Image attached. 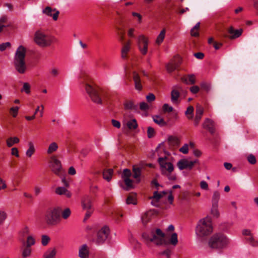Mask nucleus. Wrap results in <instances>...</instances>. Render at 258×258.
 <instances>
[{
    "label": "nucleus",
    "mask_w": 258,
    "mask_h": 258,
    "mask_svg": "<svg viewBox=\"0 0 258 258\" xmlns=\"http://www.w3.org/2000/svg\"><path fill=\"white\" fill-rule=\"evenodd\" d=\"M214 126V121L208 118H206L203 123V127L208 130L211 134H213L215 132Z\"/></svg>",
    "instance_id": "nucleus-17"
},
{
    "label": "nucleus",
    "mask_w": 258,
    "mask_h": 258,
    "mask_svg": "<svg viewBox=\"0 0 258 258\" xmlns=\"http://www.w3.org/2000/svg\"><path fill=\"white\" fill-rule=\"evenodd\" d=\"M201 87L202 89L205 90V91L208 92L210 91L211 86L210 85L207 83L203 82L201 84Z\"/></svg>",
    "instance_id": "nucleus-58"
},
{
    "label": "nucleus",
    "mask_w": 258,
    "mask_h": 258,
    "mask_svg": "<svg viewBox=\"0 0 258 258\" xmlns=\"http://www.w3.org/2000/svg\"><path fill=\"white\" fill-rule=\"evenodd\" d=\"M28 146H29V148L26 151V155L27 157H28L29 158H30L35 153V149L34 144L32 142H29Z\"/></svg>",
    "instance_id": "nucleus-33"
},
{
    "label": "nucleus",
    "mask_w": 258,
    "mask_h": 258,
    "mask_svg": "<svg viewBox=\"0 0 258 258\" xmlns=\"http://www.w3.org/2000/svg\"><path fill=\"white\" fill-rule=\"evenodd\" d=\"M126 203L127 204H133L136 205L137 201L135 196L134 195H130L126 199Z\"/></svg>",
    "instance_id": "nucleus-46"
},
{
    "label": "nucleus",
    "mask_w": 258,
    "mask_h": 258,
    "mask_svg": "<svg viewBox=\"0 0 258 258\" xmlns=\"http://www.w3.org/2000/svg\"><path fill=\"white\" fill-rule=\"evenodd\" d=\"M212 231V219L210 217H206L199 221L196 230L198 236L204 237L210 234Z\"/></svg>",
    "instance_id": "nucleus-3"
},
{
    "label": "nucleus",
    "mask_w": 258,
    "mask_h": 258,
    "mask_svg": "<svg viewBox=\"0 0 258 258\" xmlns=\"http://www.w3.org/2000/svg\"><path fill=\"white\" fill-rule=\"evenodd\" d=\"M35 243V240L32 235H29L26 240L25 246L31 247V246L34 245Z\"/></svg>",
    "instance_id": "nucleus-44"
},
{
    "label": "nucleus",
    "mask_w": 258,
    "mask_h": 258,
    "mask_svg": "<svg viewBox=\"0 0 258 258\" xmlns=\"http://www.w3.org/2000/svg\"><path fill=\"white\" fill-rule=\"evenodd\" d=\"M34 41L39 47L46 48L57 41L56 38L41 30H37L34 35Z\"/></svg>",
    "instance_id": "nucleus-1"
},
{
    "label": "nucleus",
    "mask_w": 258,
    "mask_h": 258,
    "mask_svg": "<svg viewBox=\"0 0 258 258\" xmlns=\"http://www.w3.org/2000/svg\"><path fill=\"white\" fill-rule=\"evenodd\" d=\"M166 30L165 29H163L158 36L156 43L158 45H160L164 40L165 37Z\"/></svg>",
    "instance_id": "nucleus-39"
},
{
    "label": "nucleus",
    "mask_w": 258,
    "mask_h": 258,
    "mask_svg": "<svg viewBox=\"0 0 258 258\" xmlns=\"http://www.w3.org/2000/svg\"><path fill=\"white\" fill-rule=\"evenodd\" d=\"M200 187L202 189H204V190L208 189V184L207 183V182H206L204 180L201 181Z\"/></svg>",
    "instance_id": "nucleus-63"
},
{
    "label": "nucleus",
    "mask_w": 258,
    "mask_h": 258,
    "mask_svg": "<svg viewBox=\"0 0 258 258\" xmlns=\"http://www.w3.org/2000/svg\"><path fill=\"white\" fill-rule=\"evenodd\" d=\"M141 170L142 168L137 166L134 165L133 167V176L136 179L137 182H139L140 181V177L141 175Z\"/></svg>",
    "instance_id": "nucleus-21"
},
{
    "label": "nucleus",
    "mask_w": 258,
    "mask_h": 258,
    "mask_svg": "<svg viewBox=\"0 0 258 258\" xmlns=\"http://www.w3.org/2000/svg\"><path fill=\"white\" fill-rule=\"evenodd\" d=\"M56 250L55 248L48 249L44 254L43 258H55Z\"/></svg>",
    "instance_id": "nucleus-28"
},
{
    "label": "nucleus",
    "mask_w": 258,
    "mask_h": 258,
    "mask_svg": "<svg viewBox=\"0 0 258 258\" xmlns=\"http://www.w3.org/2000/svg\"><path fill=\"white\" fill-rule=\"evenodd\" d=\"M85 89L91 100L94 103L100 105L102 104V102L101 98L102 94L101 90L97 88H95L87 83L85 85Z\"/></svg>",
    "instance_id": "nucleus-7"
},
{
    "label": "nucleus",
    "mask_w": 258,
    "mask_h": 258,
    "mask_svg": "<svg viewBox=\"0 0 258 258\" xmlns=\"http://www.w3.org/2000/svg\"><path fill=\"white\" fill-rule=\"evenodd\" d=\"M179 92L178 90L174 89L171 92V100L173 103L177 104L178 102Z\"/></svg>",
    "instance_id": "nucleus-24"
},
{
    "label": "nucleus",
    "mask_w": 258,
    "mask_h": 258,
    "mask_svg": "<svg viewBox=\"0 0 258 258\" xmlns=\"http://www.w3.org/2000/svg\"><path fill=\"white\" fill-rule=\"evenodd\" d=\"M113 171L112 169H108L104 170L103 172V178L107 181H110L112 178Z\"/></svg>",
    "instance_id": "nucleus-32"
},
{
    "label": "nucleus",
    "mask_w": 258,
    "mask_h": 258,
    "mask_svg": "<svg viewBox=\"0 0 258 258\" xmlns=\"http://www.w3.org/2000/svg\"><path fill=\"white\" fill-rule=\"evenodd\" d=\"M152 118L156 123L161 126H164L166 125V123L164 121V119L160 115H153L152 116Z\"/></svg>",
    "instance_id": "nucleus-26"
},
{
    "label": "nucleus",
    "mask_w": 258,
    "mask_h": 258,
    "mask_svg": "<svg viewBox=\"0 0 258 258\" xmlns=\"http://www.w3.org/2000/svg\"><path fill=\"white\" fill-rule=\"evenodd\" d=\"M20 140L17 137H11L7 140V145L9 147H12L14 144L19 142Z\"/></svg>",
    "instance_id": "nucleus-38"
},
{
    "label": "nucleus",
    "mask_w": 258,
    "mask_h": 258,
    "mask_svg": "<svg viewBox=\"0 0 258 258\" xmlns=\"http://www.w3.org/2000/svg\"><path fill=\"white\" fill-rule=\"evenodd\" d=\"M181 63V58L179 55L174 56L166 65L167 71L170 73L177 70Z\"/></svg>",
    "instance_id": "nucleus-10"
},
{
    "label": "nucleus",
    "mask_w": 258,
    "mask_h": 258,
    "mask_svg": "<svg viewBox=\"0 0 258 258\" xmlns=\"http://www.w3.org/2000/svg\"><path fill=\"white\" fill-rule=\"evenodd\" d=\"M131 175L132 173L131 170L128 169H124L122 174V178L123 179H125V178H130Z\"/></svg>",
    "instance_id": "nucleus-50"
},
{
    "label": "nucleus",
    "mask_w": 258,
    "mask_h": 258,
    "mask_svg": "<svg viewBox=\"0 0 258 258\" xmlns=\"http://www.w3.org/2000/svg\"><path fill=\"white\" fill-rule=\"evenodd\" d=\"M21 92H25L27 94L30 93V86L28 83H24L21 89Z\"/></svg>",
    "instance_id": "nucleus-51"
},
{
    "label": "nucleus",
    "mask_w": 258,
    "mask_h": 258,
    "mask_svg": "<svg viewBox=\"0 0 258 258\" xmlns=\"http://www.w3.org/2000/svg\"><path fill=\"white\" fill-rule=\"evenodd\" d=\"M61 208L59 207H51L47 209L45 214L46 222L54 225L60 221Z\"/></svg>",
    "instance_id": "nucleus-5"
},
{
    "label": "nucleus",
    "mask_w": 258,
    "mask_h": 258,
    "mask_svg": "<svg viewBox=\"0 0 258 258\" xmlns=\"http://www.w3.org/2000/svg\"><path fill=\"white\" fill-rule=\"evenodd\" d=\"M130 41H128L125 43L121 49V57L122 58H125L127 56V54L130 49Z\"/></svg>",
    "instance_id": "nucleus-25"
},
{
    "label": "nucleus",
    "mask_w": 258,
    "mask_h": 258,
    "mask_svg": "<svg viewBox=\"0 0 258 258\" xmlns=\"http://www.w3.org/2000/svg\"><path fill=\"white\" fill-rule=\"evenodd\" d=\"M179 151L183 154H187L188 151V145L187 144H184L180 148Z\"/></svg>",
    "instance_id": "nucleus-61"
},
{
    "label": "nucleus",
    "mask_w": 258,
    "mask_h": 258,
    "mask_svg": "<svg viewBox=\"0 0 258 258\" xmlns=\"http://www.w3.org/2000/svg\"><path fill=\"white\" fill-rule=\"evenodd\" d=\"M228 243V239L222 234H214L209 240V245L212 248L222 249L225 248Z\"/></svg>",
    "instance_id": "nucleus-6"
},
{
    "label": "nucleus",
    "mask_w": 258,
    "mask_h": 258,
    "mask_svg": "<svg viewBox=\"0 0 258 258\" xmlns=\"http://www.w3.org/2000/svg\"><path fill=\"white\" fill-rule=\"evenodd\" d=\"M43 110H44V106L43 105H41L40 106H37L36 108L34 114L32 116H26L25 118L27 120H31L35 118V115L38 112H40V116L42 117L43 114Z\"/></svg>",
    "instance_id": "nucleus-22"
},
{
    "label": "nucleus",
    "mask_w": 258,
    "mask_h": 258,
    "mask_svg": "<svg viewBox=\"0 0 258 258\" xmlns=\"http://www.w3.org/2000/svg\"><path fill=\"white\" fill-rule=\"evenodd\" d=\"M50 241V238L48 236L46 235H43L41 238V243L43 246L47 245L49 241Z\"/></svg>",
    "instance_id": "nucleus-53"
},
{
    "label": "nucleus",
    "mask_w": 258,
    "mask_h": 258,
    "mask_svg": "<svg viewBox=\"0 0 258 258\" xmlns=\"http://www.w3.org/2000/svg\"><path fill=\"white\" fill-rule=\"evenodd\" d=\"M139 49L143 55L147 54L148 51V39L144 35H140L138 38Z\"/></svg>",
    "instance_id": "nucleus-12"
},
{
    "label": "nucleus",
    "mask_w": 258,
    "mask_h": 258,
    "mask_svg": "<svg viewBox=\"0 0 258 258\" xmlns=\"http://www.w3.org/2000/svg\"><path fill=\"white\" fill-rule=\"evenodd\" d=\"M26 53V48L20 45L17 49L14 57V66L16 70L20 74H24L26 70V65L25 61Z\"/></svg>",
    "instance_id": "nucleus-2"
},
{
    "label": "nucleus",
    "mask_w": 258,
    "mask_h": 258,
    "mask_svg": "<svg viewBox=\"0 0 258 258\" xmlns=\"http://www.w3.org/2000/svg\"><path fill=\"white\" fill-rule=\"evenodd\" d=\"M194 108L192 106H189L187 107L185 114L187 115V118L189 119H192L193 117V112Z\"/></svg>",
    "instance_id": "nucleus-45"
},
{
    "label": "nucleus",
    "mask_w": 258,
    "mask_h": 258,
    "mask_svg": "<svg viewBox=\"0 0 258 258\" xmlns=\"http://www.w3.org/2000/svg\"><path fill=\"white\" fill-rule=\"evenodd\" d=\"M204 113V108L200 105H197L196 107L195 118L201 120Z\"/></svg>",
    "instance_id": "nucleus-36"
},
{
    "label": "nucleus",
    "mask_w": 258,
    "mask_h": 258,
    "mask_svg": "<svg viewBox=\"0 0 258 258\" xmlns=\"http://www.w3.org/2000/svg\"><path fill=\"white\" fill-rule=\"evenodd\" d=\"M89 249L86 244L81 245L79 249V256L81 258H89Z\"/></svg>",
    "instance_id": "nucleus-16"
},
{
    "label": "nucleus",
    "mask_w": 258,
    "mask_h": 258,
    "mask_svg": "<svg viewBox=\"0 0 258 258\" xmlns=\"http://www.w3.org/2000/svg\"><path fill=\"white\" fill-rule=\"evenodd\" d=\"M198 162V160L189 161L187 159H182L178 161V162L177 163V166L180 170L184 169H191L193 168L194 165Z\"/></svg>",
    "instance_id": "nucleus-14"
},
{
    "label": "nucleus",
    "mask_w": 258,
    "mask_h": 258,
    "mask_svg": "<svg viewBox=\"0 0 258 258\" xmlns=\"http://www.w3.org/2000/svg\"><path fill=\"white\" fill-rule=\"evenodd\" d=\"M124 183L126 185V187L124 188V189L126 190H128L130 189L134 188L133 185V181L130 178H125V179H123Z\"/></svg>",
    "instance_id": "nucleus-43"
},
{
    "label": "nucleus",
    "mask_w": 258,
    "mask_h": 258,
    "mask_svg": "<svg viewBox=\"0 0 258 258\" xmlns=\"http://www.w3.org/2000/svg\"><path fill=\"white\" fill-rule=\"evenodd\" d=\"M81 205L82 209L86 211L84 218V221H86L94 211L91 197L88 195L84 196L81 199Z\"/></svg>",
    "instance_id": "nucleus-8"
},
{
    "label": "nucleus",
    "mask_w": 258,
    "mask_h": 258,
    "mask_svg": "<svg viewBox=\"0 0 258 258\" xmlns=\"http://www.w3.org/2000/svg\"><path fill=\"white\" fill-rule=\"evenodd\" d=\"M109 233V228L104 226L99 230L97 233V237L95 242L97 244H101L104 243L106 240Z\"/></svg>",
    "instance_id": "nucleus-11"
},
{
    "label": "nucleus",
    "mask_w": 258,
    "mask_h": 258,
    "mask_svg": "<svg viewBox=\"0 0 258 258\" xmlns=\"http://www.w3.org/2000/svg\"><path fill=\"white\" fill-rule=\"evenodd\" d=\"M146 99L148 102H150L155 100V96L153 94L150 93L146 96Z\"/></svg>",
    "instance_id": "nucleus-64"
},
{
    "label": "nucleus",
    "mask_w": 258,
    "mask_h": 258,
    "mask_svg": "<svg viewBox=\"0 0 258 258\" xmlns=\"http://www.w3.org/2000/svg\"><path fill=\"white\" fill-rule=\"evenodd\" d=\"M167 159L166 157H159L158 160L162 174H166V172L171 173L174 170L173 164L171 162H167Z\"/></svg>",
    "instance_id": "nucleus-9"
},
{
    "label": "nucleus",
    "mask_w": 258,
    "mask_h": 258,
    "mask_svg": "<svg viewBox=\"0 0 258 258\" xmlns=\"http://www.w3.org/2000/svg\"><path fill=\"white\" fill-rule=\"evenodd\" d=\"M220 198V192L216 190L213 192L212 198V203L213 205H215L216 206L218 205V202Z\"/></svg>",
    "instance_id": "nucleus-35"
},
{
    "label": "nucleus",
    "mask_w": 258,
    "mask_h": 258,
    "mask_svg": "<svg viewBox=\"0 0 258 258\" xmlns=\"http://www.w3.org/2000/svg\"><path fill=\"white\" fill-rule=\"evenodd\" d=\"M163 110L164 112H171L173 110V107L168 104H164L163 106Z\"/></svg>",
    "instance_id": "nucleus-59"
},
{
    "label": "nucleus",
    "mask_w": 258,
    "mask_h": 258,
    "mask_svg": "<svg viewBox=\"0 0 258 258\" xmlns=\"http://www.w3.org/2000/svg\"><path fill=\"white\" fill-rule=\"evenodd\" d=\"M143 237L147 241L153 242L157 245L167 243L164 239L165 234L160 229H157L155 231L152 230L149 233H144Z\"/></svg>",
    "instance_id": "nucleus-4"
},
{
    "label": "nucleus",
    "mask_w": 258,
    "mask_h": 258,
    "mask_svg": "<svg viewBox=\"0 0 258 258\" xmlns=\"http://www.w3.org/2000/svg\"><path fill=\"white\" fill-rule=\"evenodd\" d=\"M7 217V213L4 211L0 210V224L4 223Z\"/></svg>",
    "instance_id": "nucleus-52"
},
{
    "label": "nucleus",
    "mask_w": 258,
    "mask_h": 258,
    "mask_svg": "<svg viewBox=\"0 0 258 258\" xmlns=\"http://www.w3.org/2000/svg\"><path fill=\"white\" fill-rule=\"evenodd\" d=\"M124 108L126 110H136L138 106L132 100H127L124 103Z\"/></svg>",
    "instance_id": "nucleus-30"
},
{
    "label": "nucleus",
    "mask_w": 258,
    "mask_h": 258,
    "mask_svg": "<svg viewBox=\"0 0 258 258\" xmlns=\"http://www.w3.org/2000/svg\"><path fill=\"white\" fill-rule=\"evenodd\" d=\"M247 160L251 164H254L256 162L255 156L252 154H250L248 156Z\"/></svg>",
    "instance_id": "nucleus-56"
},
{
    "label": "nucleus",
    "mask_w": 258,
    "mask_h": 258,
    "mask_svg": "<svg viewBox=\"0 0 258 258\" xmlns=\"http://www.w3.org/2000/svg\"><path fill=\"white\" fill-rule=\"evenodd\" d=\"M18 110H19V107L17 106L15 107H12L10 108V112L12 114L13 116L14 117L17 116V115L18 114Z\"/></svg>",
    "instance_id": "nucleus-60"
},
{
    "label": "nucleus",
    "mask_w": 258,
    "mask_h": 258,
    "mask_svg": "<svg viewBox=\"0 0 258 258\" xmlns=\"http://www.w3.org/2000/svg\"><path fill=\"white\" fill-rule=\"evenodd\" d=\"M245 240L252 246H258V240L254 239L252 234L249 237H245Z\"/></svg>",
    "instance_id": "nucleus-37"
},
{
    "label": "nucleus",
    "mask_w": 258,
    "mask_h": 258,
    "mask_svg": "<svg viewBox=\"0 0 258 258\" xmlns=\"http://www.w3.org/2000/svg\"><path fill=\"white\" fill-rule=\"evenodd\" d=\"M32 252L31 247L24 246L22 249V256L23 258H27L30 256Z\"/></svg>",
    "instance_id": "nucleus-34"
},
{
    "label": "nucleus",
    "mask_w": 258,
    "mask_h": 258,
    "mask_svg": "<svg viewBox=\"0 0 258 258\" xmlns=\"http://www.w3.org/2000/svg\"><path fill=\"white\" fill-rule=\"evenodd\" d=\"M50 167L52 171L57 175H59L62 170L60 161L55 156L50 157Z\"/></svg>",
    "instance_id": "nucleus-13"
},
{
    "label": "nucleus",
    "mask_w": 258,
    "mask_h": 258,
    "mask_svg": "<svg viewBox=\"0 0 258 258\" xmlns=\"http://www.w3.org/2000/svg\"><path fill=\"white\" fill-rule=\"evenodd\" d=\"M61 213L62 217L64 219H67L71 215V211L69 208H67L64 209L62 212L61 211Z\"/></svg>",
    "instance_id": "nucleus-47"
},
{
    "label": "nucleus",
    "mask_w": 258,
    "mask_h": 258,
    "mask_svg": "<svg viewBox=\"0 0 258 258\" xmlns=\"http://www.w3.org/2000/svg\"><path fill=\"white\" fill-rule=\"evenodd\" d=\"M11 43L9 42L3 43L0 44V51H3L5 50L7 48L11 47Z\"/></svg>",
    "instance_id": "nucleus-54"
},
{
    "label": "nucleus",
    "mask_w": 258,
    "mask_h": 258,
    "mask_svg": "<svg viewBox=\"0 0 258 258\" xmlns=\"http://www.w3.org/2000/svg\"><path fill=\"white\" fill-rule=\"evenodd\" d=\"M166 194V192L163 191L161 193L158 192L157 191H155L153 193V196L150 198V199H155L158 201L163 197L164 195Z\"/></svg>",
    "instance_id": "nucleus-42"
},
{
    "label": "nucleus",
    "mask_w": 258,
    "mask_h": 258,
    "mask_svg": "<svg viewBox=\"0 0 258 258\" xmlns=\"http://www.w3.org/2000/svg\"><path fill=\"white\" fill-rule=\"evenodd\" d=\"M153 215V212L151 211L147 212L142 217V221L144 224L148 223L152 218Z\"/></svg>",
    "instance_id": "nucleus-31"
},
{
    "label": "nucleus",
    "mask_w": 258,
    "mask_h": 258,
    "mask_svg": "<svg viewBox=\"0 0 258 258\" xmlns=\"http://www.w3.org/2000/svg\"><path fill=\"white\" fill-rule=\"evenodd\" d=\"M133 79L135 82V88L138 90H141L142 88V86L141 83V79L139 75L136 72L133 73Z\"/></svg>",
    "instance_id": "nucleus-23"
},
{
    "label": "nucleus",
    "mask_w": 258,
    "mask_h": 258,
    "mask_svg": "<svg viewBox=\"0 0 258 258\" xmlns=\"http://www.w3.org/2000/svg\"><path fill=\"white\" fill-rule=\"evenodd\" d=\"M181 81L187 85H192L195 83V76L193 74L184 76L181 78Z\"/></svg>",
    "instance_id": "nucleus-20"
},
{
    "label": "nucleus",
    "mask_w": 258,
    "mask_h": 258,
    "mask_svg": "<svg viewBox=\"0 0 258 258\" xmlns=\"http://www.w3.org/2000/svg\"><path fill=\"white\" fill-rule=\"evenodd\" d=\"M126 125L130 130H135L138 127V124L135 119L127 121Z\"/></svg>",
    "instance_id": "nucleus-40"
},
{
    "label": "nucleus",
    "mask_w": 258,
    "mask_h": 258,
    "mask_svg": "<svg viewBox=\"0 0 258 258\" xmlns=\"http://www.w3.org/2000/svg\"><path fill=\"white\" fill-rule=\"evenodd\" d=\"M58 148V146L56 142H52L48 146L47 150V154L48 155L52 154L53 153L56 152Z\"/></svg>",
    "instance_id": "nucleus-29"
},
{
    "label": "nucleus",
    "mask_w": 258,
    "mask_h": 258,
    "mask_svg": "<svg viewBox=\"0 0 258 258\" xmlns=\"http://www.w3.org/2000/svg\"><path fill=\"white\" fill-rule=\"evenodd\" d=\"M140 108L142 110H146L149 108V105L145 102H141L140 104Z\"/></svg>",
    "instance_id": "nucleus-62"
},
{
    "label": "nucleus",
    "mask_w": 258,
    "mask_h": 258,
    "mask_svg": "<svg viewBox=\"0 0 258 258\" xmlns=\"http://www.w3.org/2000/svg\"><path fill=\"white\" fill-rule=\"evenodd\" d=\"M178 243L177 234L176 233H173L171 234L169 240V243L170 244L176 246Z\"/></svg>",
    "instance_id": "nucleus-41"
},
{
    "label": "nucleus",
    "mask_w": 258,
    "mask_h": 258,
    "mask_svg": "<svg viewBox=\"0 0 258 258\" xmlns=\"http://www.w3.org/2000/svg\"><path fill=\"white\" fill-rule=\"evenodd\" d=\"M171 251L170 249H167L165 250L162 251L160 253L161 255L165 256L166 258H170L171 255Z\"/></svg>",
    "instance_id": "nucleus-57"
},
{
    "label": "nucleus",
    "mask_w": 258,
    "mask_h": 258,
    "mask_svg": "<svg viewBox=\"0 0 258 258\" xmlns=\"http://www.w3.org/2000/svg\"><path fill=\"white\" fill-rule=\"evenodd\" d=\"M242 30H234L232 27H230L228 29V33L230 34L229 36L230 39H234L239 37L242 34Z\"/></svg>",
    "instance_id": "nucleus-18"
},
{
    "label": "nucleus",
    "mask_w": 258,
    "mask_h": 258,
    "mask_svg": "<svg viewBox=\"0 0 258 258\" xmlns=\"http://www.w3.org/2000/svg\"><path fill=\"white\" fill-rule=\"evenodd\" d=\"M200 23L198 22L196 24V25L194 27V28L190 31V34L191 36L197 37L199 36V32L197 31L196 32H194L195 30H198L200 28Z\"/></svg>",
    "instance_id": "nucleus-48"
},
{
    "label": "nucleus",
    "mask_w": 258,
    "mask_h": 258,
    "mask_svg": "<svg viewBox=\"0 0 258 258\" xmlns=\"http://www.w3.org/2000/svg\"><path fill=\"white\" fill-rule=\"evenodd\" d=\"M55 193L59 195H64L67 198L72 196L71 192L64 187H58L55 189Z\"/></svg>",
    "instance_id": "nucleus-19"
},
{
    "label": "nucleus",
    "mask_w": 258,
    "mask_h": 258,
    "mask_svg": "<svg viewBox=\"0 0 258 258\" xmlns=\"http://www.w3.org/2000/svg\"><path fill=\"white\" fill-rule=\"evenodd\" d=\"M218 205L215 206V205H212V207L211 209V214L213 215V216L216 217H218L219 216V212L218 209Z\"/></svg>",
    "instance_id": "nucleus-49"
},
{
    "label": "nucleus",
    "mask_w": 258,
    "mask_h": 258,
    "mask_svg": "<svg viewBox=\"0 0 258 258\" xmlns=\"http://www.w3.org/2000/svg\"><path fill=\"white\" fill-rule=\"evenodd\" d=\"M43 13L48 16H52L54 21L57 20L59 13V11L55 9H52L50 7H46L43 10Z\"/></svg>",
    "instance_id": "nucleus-15"
},
{
    "label": "nucleus",
    "mask_w": 258,
    "mask_h": 258,
    "mask_svg": "<svg viewBox=\"0 0 258 258\" xmlns=\"http://www.w3.org/2000/svg\"><path fill=\"white\" fill-rule=\"evenodd\" d=\"M8 17L6 16H3L0 17V33L9 25L7 24Z\"/></svg>",
    "instance_id": "nucleus-27"
},
{
    "label": "nucleus",
    "mask_w": 258,
    "mask_h": 258,
    "mask_svg": "<svg viewBox=\"0 0 258 258\" xmlns=\"http://www.w3.org/2000/svg\"><path fill=\"white\" fill-rule=\"evenodd\" d=\"M147 135L149 138H151L154 136L155 131L153 127L150 126L148 127Z\"/></svg>",
    "instance_id": "nucleus-55"
}]
</instances>
